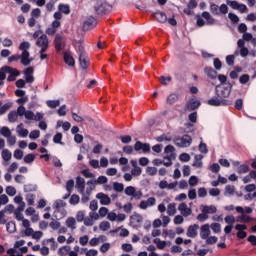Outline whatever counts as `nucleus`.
<instances>
[{
	"instance_id": "obj_1",
	"label": "nucleus",
	"mask_w": 256,
	"mask_h": 256,
	"mask_svg": "<svg viewBox=\"0 0 256 256\" xmlns=\"http://www.w3.org/2000/svg\"><path fill=\"white\" fill-rule=\"evenodd\" d=\"M232 89L233 85L231 83H227L225 86L217 85L215 91L219 99H227V97L231 95Z\"/></svg>"
},
{
	"instance_id": "obj_2",
	"label": "nucleus",
	"mask_w": 256,
	"mask_h": 256,
	"mask_svg": "<svg viewBox=\"0 0 256 256\" xmlns=\"http://www.w3.org/2000/svg\"><path fill=\"white\" fill-rule=\"evenodd\" d=\"M173 143L174 145H176V147L187 148L191 147V144L193 143V138H191V136L187 134L183 135L182 137L175 136L173 139Z\"/></svg>"
},
{
	"instance_id": "obj_3",
	"label": "nucleus",
	"mask_w": 256,
	"mask_h": 256,
	"mask_svg": "<svg viewBox=\"0 0 256 256\" xmlns=\"http://www.w3.org/2000/svg\"><path fill=\"white\" fill-rule=\"evenodd\" d=\"M78 53H79V65L81 69H87L89 67L90 59L87 56V52H85V47L83 45L78 46Z\"/></svg>"
},
{
	"instance_id": "obj_4",
	"label": "nucleus",
	"mask_w": 256,
	"mask_h": 256,
	"mask_svg": "<svg viewBox=\"0 0 256 256\" xmlns=\"http://www.w3.org/2000/svg\"><path fill=\"white\" fill-rule=\"evenodd\" d=\"M210 11L212 13V15H227V13H229V7L226 4H222L221 6L212 3L210 4Z\"/></svg>"
},
{
	"instance_id": "obj_5",
	"label": "nucleus",
	"mask_w": 256,
	"mask_h": 256,
	"mask_svg": "<svg viewBox=\"0 0 256 256\" xmlns=\"http://www.w3.org/2000/svg\"><path fill=\"white\" fill-rule=\"evenodd\" d=\"M94 9L97 15H103V13L111 11V6L106 1L100 0L97 2V5L94 6Z\"/></svg>"
},
{
	"instance_id": "obj_6",
	"label": "nucleus",
	"mask_w": 256,
	"mask_h": 256,
	"mask_svg": "<svg viewBox=\"0 0 256 256\" xmlns=\"http://www.w3.org/2000/svg\"><path fill=\"white\" fill-rule=\"evenodd\" d=\"M208 105H211L212 107H221V105H231V102L225 99L218 98L217 96L208 100Z\"/></svg>"
},
{
	"instance_id": "obj_7",
	"label": "nucleus",
	"mask_w": 256,
	"mask_h": 256,
	"mask_svg": "<svg viewBox=\"0 0 256 256\" xmlns=\"http://www.w3.org/2000/svg\"><path fill=\"white\" fill-rule=\"evenodd\" d=\"M37 47H40V49L47 50L49 49V38L47 35L42 34L38 39L36 40Z\"/></svg>"
},
{
	"instance_id": "obj_8",
	"label": "nucleus",
	"mask_w": 256,
	"mask_h": 256,
	"mask_svg": "<svg viewBox=\"0 0 256 256\" xmlns=\"http://www.w3.org/2000/svg\"><path fill=\"white\" fill-rule=\"evenodd\" d=\"M99 217L100 215L97 212L95 211L90 212L89 217L85 219V226L93 227V225H95V221H99Z\"/></svg>"
},
{
	"instance_id": "obj_9",
	"label": "nucleus",
	"mask_w": 256,
	"mask_h": 256,
	"mask_svg": "<svg viewBox=\"0 0 256 256\" xmlns=\"http://www.w3.org/2000/svg\"><path fill=\"white\" fill-rule=\"evenodd\" d=\"M135 151H143V153H151V145L137 141L134 145Z\"/></svg>"
},
{
	"instance_id": "obj_10",
	"label": "nucleus",
	"mask_w": 256,
	"mask_h": 256,
	"mask_svg": "<svg viewBox=\"0 0 256 256\" xmlns=\"http://www.w3.org/2000/svg\"><path fill=\"white\" fill-rule=\"evenodd\" d=\"M93 27H97V20L95 17L90 16L83 24V30L89 31V29H93Z\"/></svg>"
},
{
	"instance_id": "obj_11",
	"label": "nucleus",
	"mask_w": 256,
	"mask_h": 256,
	"mask_svg": "<svg viewBox=\"0 0 256 256\" xmlns=\"http://www.w3.org/2000/svg\"><path fill=\"white\" fill-rule=\"evenodd\" d=\"M155 203H157V200L155 199V197H150L147 200H142L139 204V208L145 210L148 207H153Z\"/></svg>"
},
{
	"instance_id": "obj_12",
	"label": "nucleus",
	"mask_w": 256,
	"mask_h": 256,
	"mask_svg": "<svg viewBox=\"0 0 256 256\" xmlns=\"http://www.w3.org/2000/svg\"><path fill=\"white\" fill-rule=\"evenodd\" d=\"M178 211H180L182 217H189L191 213H193V210L187 206V203H181L178 206Z\"/></svg>"
},
{
	"instance_id": "obj_13",
	"label": "nucleus",
	"mask_w": 256,
	"mask_h": 256,
	"mask_svg": "<svg viewBox=\"0 0 256 256\" xmlns=\"http://www.w3.org/2000/svg\"><path fill=\"white\" fill-rule=\"evenodd\" d=\"M201 106V101L190 99L186 104V111H195V109H198V107Z\"/></svg>"
},
{
	"instance_id": "obj_14",
	"label": "nucleus",
	"mask_w": 256,
	"mask_h": 256,
	"mask_svg": "<svg viewBox=\"0 0 256 256\" xmlns=\"http://www.w3.org/2000/svg\"><path fill=\"white\" fill-rule=\"evenodd\" d=\"M54 43L56 51H62V49H65V42L63 41V36L60 34H56Z\"/></svg>"
},
{
	"instance_id": "obj_15",
	"label": "nucleus",
	"mask_w": 256,
	"mask_h": 256,
	"mask_svg": "<svg viewBox=\"0 0 256 256\" xmlns=\"http://www.w3.org/2000/svg\"><path fill=\"white\" fill-rule=\"evenodd\" d=\"M130 221L134 227H141V224L143 223V216L141 214L134 213L130 217Z\"/></svg>"
},
{
	"instance_id": "obj_16",
	"label": "nucleus",
	"mask_w": 256,
	"mask_h": 256,
	"mask_svg": "<svg viewBox=\"0 0 256 256\" xmlns=\"http://www.w3.org/2000/svg\"><path fill=\"white\" fill-rule=\"evenodd\" d=\"M30 55L31 54H29L28 50H24L20 55L21 63L24 65V67L31 65V61H33V59L29 58Z\"/></svg>"
},
{
	"instance_id": "obj_17",
	"label": "nucleus",
	"mask_w": 256,
	"mask_h": 256,
	"mask_svg": "<svg viewBox=\"0 0 256 256\" xmlns=\"http://www.w3.org/2000/svg\"><path fill=\"white\" fill-rule=\"evenodd\" d=\"M96 199H99L102 205H111V198L103 192L98 193Z\"/></svg>"
},
{
	"instance_id": "obj_18",
	"label": "nucleus",
	"mask_w": 256,
	"mask_h": 256,
	"mask_svg": "<svg viewBox=\"0 0 256 256\" xmlns=\"http://www.w3.org/2000/svg\"><path fill=\"white\" fill-rule=\"evenodd\" d=\"M199 230L198 224L190 225L187 229L186 235L191 239H195L197 237V231Z\"/></svg>"
},
{
	"instance_id": "obj_19",
	"label": "nucleus",
	"mask_w": 256,
	"mask_h": 256,
	"mask_svg": "<svg viewBox=\"0 0 256 256\" xmlns=\"http://www.w3.org/2000/svg\"><path fill=\"white\" fill-rule=\"evenodd\" d=\"M209 224H204L200 227V237L201 239L206 240L209 235H211V230L209 229Z\"/></svg>"
},
{
	"instance_id": "obj_20",
	"label": "nucleus",
	"mask_w": 256,
	"mask_h": 256,
	"mask_svg": "<svg viewBox=\"0 0 256 256\" xmlns=\"http://www.w3.org/2000/svg\"><path fill=\"white\" fill-rule=\"evenodd\" d=\"M76 189H78V193H83V191H85V178L77 176Z\"/></svg>"
},
{
	"instance_id": "obj_21",
	"label": "nucleus",
	"mask_w": 256,
	"mask_h": 256,
	"mask_svg": "<svg viewBox=\"0 0 256 256\" xmlns=\"http://www.w3.org/2000/svg\"><path fill=\"white\" fill-rule=\"evenodd\" d=\"M14 203H17V205H19L15 211H18V212L25 211V202H23V197L16 196L14 198Z\"/></svg>"
},
{
	"instance_id": "obj_22",
	"label": "nucleus",
	"mask_w": 256,
	"mask_h": 256,
	"mask_svg": "<svg viewBox=\"0 0 256 256\" xmlns=\"http://www.w3.org/2000/svg\"><path fill=\"white\" fill-rule=\"evenodd\" d=\"M153 17H155L156 21L159 23H165L167 21V14H165V12H154Z\"/></svg>"
},
{
	"instance_id": "obj_23",
	"label": "nucleus",
	"mask_w": 256,
	"mask_h": 256,
	"mask_svg": "<svg viewBox=\"0 0 256 256\" xmlns=\"http://www.w3.org/2000/svg\"><path fill=\"white\" fill-rule=\"evenodd\" d=\"M202 213H205L206 215H213L214 213H217V207L215 206H201Z\"/></svg>"
},
{
	"instance_id": "obj_24",
	"label": "nucleus",
	"mask_w": 256,
	"mask_h": 256,
	"mask_svg": "<svg viewBox=\"0 0 256 256\" xmlns=\"http://www.w3.org/2000/svg\"><path fill=\"white\" fill-rule=\"evenodd\" d=\"M93 189H95V187H90L86 189V194L85 191H83V193H80V195H82L81 201L83 203H88L90 197H91V191H93Z\"/></svg>"
},
{
	"instance_id": "obj_25",
	"label": "nucleus",
	"mask_w": 256,
	"mask_h": 256,
	"mask_svg": "<svg viewBox=\"0 0 256 256\" xmlns=\"http://www.w3.org/2000/svg\"><path fill=\"white\" fill-rule=\"evenodd\" d=\"M64 62L66 63V65H68L69 67H75V58H73V56H71L69 53L65 52L64 53Z\"/></svg>"
},
{
	"instance_id": "obj_26",
	"label": "nucleus",
	"mask_w": 256,
	"mask_h": 256,
	"mask_svg": "<svg viewBox=\"0 0 256 256\" xmlns=\"http://www.w3.org/2000/svg\"><path fill=\"white\" fill-rule=\"evenodd\" d=\"M202 17H203L204 19H206L207 25H215L216 20H215V18H213V16H211V14H210L209 12L204 11V12L202 13Z\"/></svg>"
},
{
	"instance_id": "obj_27",
	"label": "nucleus",
	"mask_w": 256,
	"mask_h": 256,
	"mask_svg": "<svg viewBox=\"0 0 256 256\" xmlns=\"http://www.w3.org/2000/svg\"><path fill=\"white\" fill-rule=\"evenodd\" d=\"M16 132L18 133L19 137H27V135H29V130L23 128V123H20L17 126Z\"/></svg>"
},
{
	"instance_id": "obj_28",
	"label": "nucleus",
	"mask_w": 256,
	"mask_h": 256,
	"mask_svg": "<svg viewBox=\"0 0 256 256\" xmlns=\"http://www.w3.org/2000/svg\"><path fill=\"white\" fill-rule=\"evenodd\" d=\"M179 101V94L177 93H172L167 97L166 103L168 105H173Z\"/></svg>"
},
{
	"instance_id": "obj_29",
	"label": "nucleus",
	"mask_w": 256,
	"mask_h": 256,
	"mask_svg": "<svg viewBox=\"0 0 256 256\" xmlns=\"http://www.w3.org/2000/svg\"><path fill=\"white\" fill-rule=\"evenodd\" d=\"M47 243H51L52 251H57V247H59V245L55 241V238H49V239H46V240L42 241V245H47Z\"/></svg>"
},
{
	"instance_id": "obj_30",
	"label": "nucleus",
	"mask_w": 256,
	"mask_h": 256,
	"mask_svg": "<svg viewBox=\"0 0 256 256\" xmlns=\"http://www.w3.org/2000/svg\"><path fill=\"white\" fill-rule=\"evenodd\" d=\"M204 72L206 73V75L210 78V79H217V71H215L213 68L211 67H206L204 69Z\"/></svg>"
},
{
	"instance_id": "obj_31",
	"label": "nucleus",
	"mask_w": 256,
	"mask_h": 256,
	"mask_svg": "<svg viewBox=\"0 0 256 256\" xmlns=\"http://www.w3.org/2000/svg\"><path fill=\"white\" fill-rule=\"evenodd\" d=\"M167 213L170 215V217H173L177 213V204L175 203H170L167 206Z\"/></svg>"
},
{
	"instance_id": "obj_32",
	"label": "nucleus",
	"mask_w": 256,
	"mask_h": 256,
	"mask_svg": "<svg viewBox=\"0 0 256 256\" xmlns=\"http://www.w3.org/2000/svg\"><path fill=\"white\" fill-rule=\"evenodd\" d=\"M77 220H75V218L73 217H69L67 220H66V227H69V229H77Z\"/></svg>"
},
{
	"instance_id": "obj_33",
	"label": "nucleus",
	"mask_w": 256,
	"mask_h": 256,
	"mask_svg": "<svg viewBox=\"0 0 256 256\" xmlns=\"http://www.w3.org/2000/svg\"><path fill=\"white\" fill-rule=\"evenodd\" d=\"M12 157L13 154L11 153V151H9L8 149L2 150V159L6 161V163L11 161Z\"/></svg>"
},
{
	"instance_id": "obj_34",
	"label": "nucleus",
	"mask_w": 256,
	"mask_h": 256,
	"mask_svg": "<svg viewBox=\"0 0 256 256\" xmlns=\"http://www.w3.org/2000/svg\"><path fill=\"white\" fill-rule=\"evenodd\" d=\"M237 223H249L251 221V217H249L247 214L243 213L236 219Z\"/></svg>"
},
{
	"instance_id": "obj_35",
	"label": "nucleus",
	"mask_w": 256,
	"mask_h": 256,
	"mask_svg": "<svg viewBox=\"0 0 256 256\" xmlns=\"http://www.w3.org/2000/svg\"><path fill=\"white\" fill-rule=\"evenodd\" d=\"M17 119H19V115L17 114V111H10L8 114L9 123H15Z\"/></svg>"
},
{
	"instance_id": "obj_36",
	"label": "nucleus",
	"mask_w": 256,
	"mask_h": 256,
	"mask_svg": "<svg viewBox=\"0 0 256 256\" xmlns=\"http://www.w3.org/2000/svg\"><path fill=\"white\" fill-rule=\"evenodd\" d=\"M58 9L61 13H64V15H69L71 13V8H69V5L67 4H60Z\"/></svg>"
},
{
	"instance_id": "obj_37",
	"label": "nucleus",
	"mask_w": 256,
	"mask_h": 256,
	"mask_svg": "<svg viewBox=\"0 0 256 256\" xmlns=\"http://www.w3.org/2000/svg\"><path fill=\"white\" fill-rule=\"evenodd\" d=\"M224 195H235V186L234 185H226Z\"/></svg>"
},
{
	"instance_id": "obj_38",
	"label": "nucleus",
	"mask_w": 256,
	"mask_h": 256,
	"mask_svg": "<svg viewBox=\"0 0 256 256\" xmlns=\"http://www.w3.org/2000/svg\"><path fill=\"white\" fill-rule=\"evenodd\" d=\"M113 189L116 191V193H123L125 186L123 185V183L114 182Z\"/></svg>"
},
{
	"instance_id": "obj_39",
	"label": "nucleus",
	"mask_w": 256,
	"mask_h": 256,
	"mask_svg": "<svg viewBox=\"0 0 256 256\" xmlns=\"http://www.w3.org/2000/svg\"><path fill=\"white\" fill-rule=\"evenodd\" d=\"M87 218H85V211H78L77 214H76V220L78 221V223H83L84 222V225H85V220Z\"/></svg>"
},
{
	"instance_id": "obj_40",
	"label": "nucleus",
	"mask_w": 256,
	"mask_h": 256,
	"mask_svg": "<svg viewBox=\"0 0 256 256\" xmlns=\"http://www.w3.org/2000/svg\"><path fill=\"white\" fill-rule=\"evenodd\" d=\"M155 245H157L158 249H165L167 242L166 241H162L159 238H155L154 241Z\"/></svg>"
},
{
	"instance_id": "obj_41",
	"label": "nucleus",
	"mask_w": 256,
	"mask_h": 256,
	"mask_svg": "<svg viewBox=\"0 0 256 256\" xmlns=\"http://www.w3.org/2000/svg\"><path fill=\"white\" fill-rule=\"evenodd\" d=\"M100 231H109L111 229V223L108 221H103L99 224Z\"/></svg>"
},
{
	"instance_id": "obj_42",
	"label": "nucleus",
	"mask_w": 256,
	"mask_h": 256,
	"mask_svg": "<svg viewBox=\"0 0 256 256\" xmlns=\"http://www.w3.org/2000/svg\"><path fill=\"white\" fill-rule=\"evenodd\" d=\"M11 107H13V103L8 102L6 104H4L1 108H0V115H5V113H7V111L9 109H11Z\"/></svg>"
},
{
	"instance_id": "obj_43",
	"label": "nucleus",
	"mask_w": 256,
	"mask_h": 256,
	"mask_svg": "<svg viewBox=\"0 0 256 256\" xmlns=\"http://www.w3.org/2000/svg\"><path fill=\"white\" fill-rule=\"evenodd\" d=\"M79 201H81V198L79 197V195L73 194L70 197L69 203H70V205H78Z\"/></svg>"
},
{
	"instance_id": "obj_44",
	"label": "nucleus",
	"mask_w": 256,
	"mask_h": 256,
	"mask_svg": "<svg viewBox=\"0 0 256 256\" xmlns=\"http://www.w3.org/2000/svg\"><path fill=\"white\" fill-rule=\"evenodd\" d=\"M47 105L50 109H55L61 105V102L59 100H49L47 101Z\"/></svg>"
},
{
	"instance_id": "obj_45",
	"label": "nucleus",
	"mask_w": 256,
	"mask_h": 256,
	"mask_svg": "<svg viewBox=\"0 0 256 256\" xmlns=\"http://www.w3.org/2000/svg\"><path fill=\"white\" fill-rule=\"evenodd\" d=\"M7 71H9V66H3L0 69V81H4V79H6L7 75Z\"/></svg>"
},
{
	"instance_id": "obj_46",
	"label": "nucleus",
	"mask_w": 256,
	"mask_h": 256,
	"mask_svg": "<svg viewBox=\"0 0 256 256\" xmlns=\"http://www.w3.org/2000/svg\"><path fill=\"white\" fill-rule=\"evenodd\" d=\"M0 135L7 138L11 135V130L9 129V127L4 126L0 129Z\"/></svg>"
},
{
	"instance_id": "obj_47",
	"label": "nucleus",
	"mask_w": 256,
	"mask_h": 256,
	"mask_svg": "<svg viewBox=\"0 0 256 256\" xmlns=\"http://www.w3.org/2000/svg\"><path fill=\"white\" fill-rule=\"evenodd\" d=\"M204 241H206V245H215L217 243V236H208Z\"/></svg>"
},
{
	"instance_id": "obj_48",
	"label": "nucleus",
	"mask_w": 256,
	"mask_h": 256,
	"mask_svg": "<svg viewBox=\"0 0 256 256\" xmlns=\"http://www.w3.org/2000/svg\"><path fill=\"white\" fill-rule=\"evenodd\" d=\"M6 193L10 197H15V195H17V190L13 186H7L6 187Z\"/></svg>"
},
{
	"instance_id": "obj_49",
	"label": "nucleus",
	"mask_w": 256,
	"mask_h": 256,
	"mask_svg": "<svg viewBox=\"0 0 256 256\" xmlns=\"http://www.w3.org/2000/svg\"><path fill=\"white\" fill-rule=\"evenodd\" d=\"M71 251V246H63L59 249L58 253L60 256L67 255Z\"/></svg>"
},
{
	"instance_id": "obj_50",
	"label": "nucleus",
	"mask_w": 256,
	"mask_h": 256,
	"mask_svg": "<svg viewBox=\"0 0 256 256\" xmlns=\"http://www.w3.org/2000/svg\"><path fill=\"white\" fill-rule=\"evenodd\" d=\"M73 187H75V181L73 179L68 180L66 182V190L68 191V195H70L71 191L73 190Z\"/></svg>"
},
{
	"instance_id": "obj_51",
	"label": "nucleus",
	"mask_w": 256,
	"mask_h": 256,
	"mask_svg": "<svg viewBox=\"0 0 256 256\" xmlns=\"http://www.w3.org/2000/svg\"><path fill=\"white\" fill-rule=\"evenodd\" d=\"M6 230L8 231V233H15L16 231L15 222H8L6 224Z\"/></svg>"
},
{
	"instance_id": "obj_52",
	"label": "nucleus",
	"mask_w": 256,
	"mask_h": 256,
	"mask_svg": "<svg viewBox=\"0 0 256 256\" xmlns=\"http://www.w3.org/2000/svg\"><path fill=\"white\" fill-rule=\"evenodd\" d=\"M124 192H125V195H127L128 197H133V194L135 193V187L128 186L125 188Z\"/></svg>"
},
{
	"instance_id": "obj_53",
	"label": "nucleus",
	"mask_w": 256,
	"mask_h": 256,
	"mask_svg": "<svg viewBox=\"0 0 256 256\" xmlns=\"http://www.w3.org/2000/svg\"><path fill=\"white\" fill-rule=\"evenodd\" d=\"M82 175L86 177V179H95V174L91 173L89 169L82 170Z\"/></svg>"
},
{
	"instance_id": "obj_54",
	"label": "nucleus",
	"mask_w": 256,
	"mask_h": 256,
	"mask_svg": "<svg viewBox=\"0 0 256 256\" xmlns=\"http://www.w3.org/2000/svg\"><path fill=\"white\" fill-rule=\"evenodd\" d=\"M226 4L229 5V7H232L233 9H236V10H238L240 7L239 2H237L235 0L234 1L226 0Z\"/></svg>"
},
{
	"instance_id": "obj_55",
	"label": "nucleus",
	"mask_w": 256,
	"mask_h": 256,
	"mask_svg": "<svg viewBox=\"0 0 256 256\" xmlns=\"http://www.w3.org/2000/svg\"><path fill=\"white\" fill-rule=\"evenodd\" d=\"M188 183L190 187H195L197 183H199V178H197V176H191L188 180Z\"/></svg>"
},
{
	"instance_id": "obj_56",
	"label": "nucleus",
	"mask_w": 256,
	"mask_h": 256,
	"mask_svg": "<svg viewBox=\"0 0 256 256\" xmlns=\"http://www.w3.org/2000/svg\"><path fill=\"white\" fill-rule=\"evenodd\" d=\"M102 150H103V144L97 143V145L94 146L92 151L95 155H99V153H101Z\"/></svg>"
},
{
	"instance_id": "obj_57",
	"label": "nucleus",
	"mask_w": 256,
	"mask_h": 256,
	"mask_svg": "<svg viewBox=\"0 0 256 256\" xmlns=\"http://www.w3.org/2000/svg\"><path fill=\"white\" fill-rule=\"evenodd\" d=\"M226 63L229 65V67L235 65V55H228L226 57Z\"/></svg>"
},
{
	"instance_id": "obj_58",
	"label": "nucleus",
	"mask_w": 256,
	"mask_h": 256,
	"mask_svg": "<svg viewBox=\"0 0 256 256\" xmlns=\"http://www.w3.org/2000/svg\"><path fill=\"white\" fill-rule=\"evenodd\" d=\"M95 181H96V185H105V183H107L108 179L106 176H99L97 178V180H95Z\"/></svg>"
},
{
	"instance_id": "obj_59",
	"label": "nucleus",
	"mask_w": 256,
	"mask_h": 256,
	"mask_svg": "<svg viewBox=\"0 0 256 256\" xmlns=\"http://www.w3.org/2000/svg\"><path fill=\"white\" fill-rule=\"evenodd\" d=\"M198 149L200 151V153H204L207 154L209 153V149H207V144L201 142L200 145L198 146Z\"/></svg>"
},
{
	"instance_id": "obj_60",
	"label": "nucleus",
	"mask_w": 256,
	"mask_h": 256,
	"mask_svg": "<svg viewBox=\"0 0 256 256\" xmlns=\"http://www.w3.org/2000/svg\"><path fill=\"white\" fill-rule=\"evenodd\" d=\"M66 205L67 204L63 200H56L54 203L55 209H61V208L65 207Z\"/></svg>"
},
{
	"instance_id": "obj_61",
	"label": "nucleus",
	"mask_w": 256,
	"mask_h": 256,
	"mask_svg": "<svg viewBox=\"0 0 256 256\" xmlns=\"http://www.w3.org/2000/svg\"><path fill=\"white\" fill-rule=\"evenodd\" d=\"M238 173L241 175L243 173H249V166L247 165H240L238 167Z\"/></svg>"
},
{
	"instance_id": "obj_62",
	"label": "nucleus",
	"mask_w": 256,
	"mask_h": 256,
	"mask_svg": "<svg viewBox=\"0 0 256 256\" xmlns=\"http://www.w3.org/2000/svg\"><path fill=\"white\" fill-rule=\"evenodd\" d=\"M146 172L151 177H154V175H157V168L156 167H147Z\"/></svg>"
},
{
	"instance_id": "obj_63",
	"label": "nucleus",
	"mask_w": 256,
	"mask_h": 256,
	"mask_svg": "<svg viewBox=\"0 0 256 256\" xmlns=\"http://www.w3.org/2000/svg\"><path fill=\"white\" fill-rule=\"evenodd\" d=\"M41 237H43L42 231H36L32 234V239H35V241H40Z\"/></svg>"
},
{
	"instance_id": "obj_64",
	"label": "nucleus",
	"mask_w": 256,
	"mask_h": 256,
	"mask_svg": "<svg viewBox=\"0 0 256 256\" xmlns=\"http://www.w3.org/2000/svg\"><path fill=\"white\" fill-rule=\"evenodd\" d=\"M33 161H35L34 154H28L24 157V162L26 163H33Z\"/></svg>"
}]
</instances>
